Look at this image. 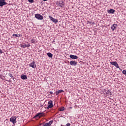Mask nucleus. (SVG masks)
<instances>
[{
    "label": "nucleus",
    "instance_id": "nucleus-30",
    "mask_svg": "<svg viewBox=\"0 0 126 126\" xmlns=\"http://www.w3.org/2000/svg\"><path fill=\"white\" fill-rule=\"evenodd\" d=\"M0 54H2V50L0 49Z\"/></svg>",
    "mask_w": 126,
    "mask_h": 126
},
{
    "label": "nucleus",
    "instance_id": "nucleus-1",
    "mask_svg": "<svg viewBox=\"0 0 126 126\" xmlns=\"http://www.w3.org/2000/svg\"><path fill=\"white\" fill-rule=\"evenodd\" d=\"M35 18H36V19H38V20H43V16H42L40 14H35Z\"/></svg>",
    "mask_w": 126,
    "mask_h": 126
},
{
    "label": "nucleus",
    "instance_id": "nucleus-4",
    "mask_svg": "<svg viewBox=\"0 0 126 126\" xmlns=\"http://www.w3.org/2000/svg\"><path fill=\"white\" fill-rule=\"evenodd\" d=\"M57 5L60 7H64V2L63 0L59 1Z\"/></svg>",
    "mask_w": 126,
    "mask_h": 126
},
{
    "label": "nucleus",
    "instance_id": "nucleus-25",
    "mask_svg": "<svg viewBox=\"0 0 126 126\" xmlns=\"http://www.w3.org/2000/svg\"><path fill=\"white\" fill-rule=\"evenodd\" d=\"M8 75H9L10 77H11V78H13V76H12V74L9 73V74H8Z\"/></svg>",
    "mask_w": 126,
    "mask_h": 126
},
{
    "label": "nucleus",
    "instance_id": "nucleus-27",
    "mask_svg": "<svg viewBox=\"0 0 126 126\" xmlns=\"http://www.w3.org/2000/svg\"><path fill=\"white\" fill-rule=\"evenodd\" d=\"M3 77L2 76V75H0V78L1 79H3Z\"/></svg>",
    "mask_w": 126,
    "mask_h": 126
},
{
    "label": "nucleus",
    "instance_id": "nucleus-12",
    "mask_svg": "<svg viewBox=\"0 0 126 126\" xmlns=\"http://www.w3.org/2000/svg\"><path fill=\"white\" fill-rule=\"evenodd\" d=\"M70 59H72V60H77V59H78V57H77V56L73 55H70Z\"/></svg>",
    "mask_w": 126,
    "mask_h": 126
},
{
    "label": "nucleus",
    "instance_id": "nucleus-23",
    "mask_svg": "<svg viewBox=\"0 0 126 126\" xmlns=\"http://www.w3.org/2000/svg\"><path fill=\"white\" fill-rule=\"evenodd\" d=\"M43 126H50L49 125V124L48 123H46L44 125H43Z\"/></svg>",
    "mask_w": 126,
    "mask_h": 126
},
{
    "label": "nucleus",
    "instance_id": "nucleus-34",
    "mask_svg": "<svg viewBox=\"0 0 126 126\" xmlns=\"http://www.w3.org/2000/svg\"><path fill=\"white\" fill-rule=\"evenodd\" d=\"M48 0H43L44 1H47Z\"/></svg>",
    "mask_w": 126,
    "mask_h": 126
},
{
    "label": "nucleus",
    "instance_id": "nucleus-10",
    "mask_svg": "<svg viewBox=\"0 0 126 126\" xmlns=\"http://www.w3.org/2000/svg\"><path fill=\"white\" fill-rule=\"evenodd\" d=\"M70 65H74V66H75L76 65H77V62H76L75 61H71L70 62Z\"/></svg>",
    "mask_w": 126,
    "mask_h": 126
},
{
    "label": "nucleus",
    "instance_id": "nucleus-26",
    "mask_svg": "<svg viewBox=\"0 0 126 126\" xmlns=\"http://www.w3.org/2000/svg\"><path fill=\"white\" fill-rule=\"evenodd\" d=\"M30 46H31L30 44H28V45H27V48H29Z\"/></svg>",
    "mask_w": 126,
    "mask_h": 126
},
{
    "label": "nucleus",
    "instance_id": "nucleus-33",
    "mask_svg": "<svg viewBox=\"0 0 126 126\" xmlns=\"http://www.w3.org/2000/svg\"><path fill=\"white\" fill-rule=\"evenodd\" d=\"M55 42H56V41H55V40H53V41H52V43H55Z\"/></svg>",
    "mask_w": 126,
    "mask_h": 126
},
{
    "label": "nucleus",
    "instance_id": "nucleus-19",
    "mask_svg": "<svg viewBox=\"0 0 126 126\" xmlns=\"http://www.w3.org/2000/svg\"><path fill=\"white\" fill-rule=\"evenodd\" d=\"M31 42L32 44H35V43H36V40L32 39L31 40Z\"/></svg>",
    "mask_w": 126,
    "mask_h": 126
},
{
    "label": "nucleus",
    "instance_id": "nucleus-5",
    "mask_svg": "<svg viewBox=\"0 0 126 126\" xmlns=\"http://www.w3.org/2000/svg\"><path fill=\"white\" fill-rule=\"evenodd\" d=\"M7 3L5 2V0H0V6L2 7L3 5H6Z\"/></svg>",
    "mask_w": 126,
    "mask_h": 126
},
{
    "label": "nucleus",
    "instance_id": "nucleus-18",
    "mask_svg": "<svg viewBox=\"0 0 126 126\" xmlns=\"http://www.w3.org/2000/svg\"><path fill=\"white\" fill-rule=\"evenodd\" d=\"M21 35L20 34H13V37H21Z\"/></svg>",
    "mask_w": 126,
    "mask_h": 126
},
{
    "label": "nucleus",
    "instance_id": "nucleus-22",
    "mask_svg": "<svg viewBox=\"0 0 126 126\" xmlns=\"http://www.w3.org/2000/svg\"><path fill=\"white\" fill-rule=\"evenodd\" d=\"M28 1L29 2H31V3L34 2V0H28Z\"/></svg>",
    "mask_w": 126,
    "mask_h": 126
},
{
    "label": "nucleus",
    "instance_id": "nucleus-20",
    "mask_svg": "<svg viewBox=\"0 0 126 126\" xmlns=\"http://www.w3.org/2000/svg\"><path fill=\"white\" fill-rule=\"evenodd\" d=\"M53 120H51L49 122L48 124L49 125V126H51L52 125V124H53Z\"/></svg>",
    "mask_w": 126,
    "mask_h": 126
},
{
    "label": "nucleus",
    "instance_id": "nucleus-29",
    "mask_svg": "<svg viewBox=\"0 0 126 126\" xmlns=\"http://www.w3.org/2000/svg\"><path fill=\"white\" fill-rule=\"evenodd\" d=\"M66 126H70V124L69 123H68L66 125Z\"/></svg>",
    "mask_w": 126,
    "mask_h": 126
},
{
    "label": "nucleus",
    "instance_id": "nucleus-17",
    "mask_svg": "<svg viewBox=\"0 0 126 126\" xmlns=\"http://www.w3.org/2000/svg\"><path fill=\"white\" fill-rule=\"evenodd\" d=\"M47 56L49 57V58H53V55L51 53H47Z\"/></svg>",
    "mask_w": 126,
    "mask_h": 126
},
{
    "label": "nucleus",
    "instance_id": "nucleus-13",
    "mask_svg": "<svg viewBox=\"0 0 126 126\" xmlns=\"http://www.w3.org/2000/svg\"><path fill=\"white\" fill-rule=\"evenodd\" d=\"M115 10L113 9H110V10H107L108 13L114 14L115 13Z\"/></svg>",
    "mask_w": 126,
    "mask_h": 126
},
{
    "label": "nucleus",
    "instance_id": "nucleus-35",
    "mask_svg": "<svg viewBox=\"0 0 126 126\" xmlns=\"http://www.w3.org/2000/svg\"><path fill=\"white\" fill-rule=\"evenodd\" d=\"M107 92H108V93H109V92H110L109 90H108V91H107Z\"/></svg>",
    "mask_w": 126,
    "mask_h": 126
},
{
    "label": "nucleus",
    "instance_id": "nucleus-21",
    "mask_svg": "<svg viewBox=\"0 0 126 126\" xmlns=\"http://www.w3.org/2000/svg\"><path fill=\"white\" fill-rule=\"evenodd\" d=\"M60 111H64V107H62L61 108H60Z\"/></svg>",
    "mask_w": 126,
    "mask_h": 126
},
{
    "label": "nucleus",
    "instance_id": "nucleus-8",
    "mask_svg": "<svg viewBox=\"0 0 126 126\" xmlns=\"http://www.w3.org/2000/svg\"><path fill=\"white\" fill-rule=\"evenodd\" d=\"M29 66H30V67H32V68H36V65H35V62L34 61L29 64Z\"/></svg>",
    "mask_w": 126,
    "mask_h": 126
},
{
    "label": "nucleus",
    "instance_id": "nucleus-14",
    "mask_svg": "<svg viewBox=\"0 0 126 126\" xmlns=\"http://www.w3.org/2000/svg\"><path fill=\"white\" fill-rule=\"evenodd\" d=\"M22 79L26 80L27 79V76L26 75L23 74L21 76Z\"/></svg>",
    "mask_w": 126,
    "mask_h": 126
},
{
    "label": "nucleus",
    "instance_id": "nucleus-6",
    "mask_svg": "<svg viewBox=\"0 0 126 126\" xmlns=\"http://www.w3.org/2000/svg\"><path fill=\"white\" fill-rule=\"evenodd\" d=\"M16 116L12 117L10 119V122H11L13 124H16Z\"/></svg>",
    "mask_w": 126,
    "mask_h": 126
},
{
    "label": "nucleus",
    "instance_id": "nucleus-16",
    "mask_svg": "<svg viewBox=\"0 0 126 126\" xmlns=\"http://www.w3.org/2000/svg\"><path fill=\"white\" fill-rule=\"evenodd\" d=\"M21 47L25 49V48H27V45L25 43H23V44H21Z\"/></svg>",
    "mask_w": 126,
    "mask_h": 126
},
{
    "label": "nucleus",
    "instance_id": "nucleus-2",
    "mask_svg": "<svg viewBox=\"0 0 126 126\" xmlns=\"http://www.w3.org/2000/svg\"><path fill=\"white\" fill-rule=\"evenodd\" d=\"M48 104V106L46 109H51V108H53V107H54V105H53V101H49Z\"/></svg>",
    "mask_w": 126,
    "mask_h": 126
},
{
    "label": "nucleus",
    "instance_id": "nucleus-3",
    "mask_svg": "<svg viewBox=\"0 0 126 126\" xmlns=\"http://www.w3.org/2000/svg\"><path fill=\"white\" fill-rule=\"evenodd\" d=\"M42 116H44V113H38L36 114V115H35L33 118L34 119H36V118H37V119H40V118H41V117H42Z\"/></svg>",
    "mask_w": 126,
    "mask_h": 126
},
{
    "label": "nucleus",
    "instance_id": "nucleus-32",
    "mask_svg": "<svg viewBox=\"0 0 126 126\" xmlns=\"http://www.w3.org/2000/svg\"><path fill=\"white\" fill-rule=\"evenodd\" d=\"M92 24H93V25L95 24V22H93L92 23Z\"/></svg>",
    "mask_w": 126,
    "mask_h": 126
},
{
    "label": "nucleus",
    "instance_id": "nucleus-24",
    "mask_svg": "<svg viewBox=\"0 0 126 126\" xmlns=\"http://www.w3.org/2000/svg\"><path fill=\"white\" fill-rule=\"evenodd\" d=\"M122 72H123V74H125V75H126V70H124Z\"/></svg>",
    "mask_w": 126,
    "mask_h": 126
},
{
    "label": "nucleus",
    "instance_id": "nucleus-28",
    "mask_svg": "<svg viewBox=\"0 0 126 126\" xmlns=\"http://www.w3.org/2000/svg\"><path fill=\"white\" fill-rule=\"evenodd\" d=\"M87 23H89V24H91V23H92V22L88 21H87Z\"/></svg>",
    "mask_w": 126,
    "mask_h": 126
},
{
    "label": "nucleus",
    "instance_id": "nucleus-9",
    "mask_svg": "<svg viewBox=\"0 0 126 126\" xmlns=\"http://www.w3.org/2000/svg\"><path fill=\"white\" fill-rule=\"evenodd\" d=\"M49 18H50V20H52L53 22H54V23H58L59 22V21L57 19L54 18L51 16H49Z\"/></svg>",
    "mask_w": 126,
    "mask_h": 126
},
{
    "label": "nucleus",
    "instance_id": "nucleus-11",
    "mask_svg": "<svg viewBox=\"0 0 126 126\" xmlns=\"http://www.w3.org/2000/svg\"><path fill=\"white\" fill-rule=\"evenodd\" d=\"M117 27H118V25L114 24L111 27V29H112V31H114V30H116V29H117Z\"/></svg>",
    "mask_w": 126,
    "mask_h": 126
},
{
    "label": "nucleus",
    "instance_id": "nucleus-36",
    "mask_svg": "<svg viewBox=\"0 0 126 126\" xmlns=\"http://www.w3.org/2000/svg\"><path fill=\"white\" fill-rule=\"evenodd\" d=\"M6 81H9V80L8 81V80H6Z\"/></svg>",
    "mask_w": 126,
    "mask_h": 126
},
{
    "label": "nucleus",
    "instance_id": "nucleus-31",
    "mask_svg": "<svg viewBox=\"0 0 126 126\" xmlns=\"http://www.w3.org/2000/svg\"><path fill=\"white\" fill-rule=\"evenodd\" d=\"M50 94H53V92H50Z\"/></svg>",
    "mask_w": 126,
    "mask_h": 126
},
{
    "label": "nucleus",
    "instance_id": "nucleus-15",
    "mask_svg": "<svg viewBox=\"0 0 126 126\" xmlns=\"http://www.w3.org/2000/svg\"><path fill=\"white\" fill-rule=\"evenodd\" d=\"M63 92V90H60L56 92V95H59L60 93Z\"/></svg>",
    "mask_w": 126,
    "mask_h": 126
},
{
    "label": "nucleus",
    "instance_id": "nucleus-7",
    "mask_svg": "<svg viewBox=\"0 0 126 126\" xmlns=\"http://www.w3.org/2000/svg\"><path fill=\"white\" fill-rule=\"evenodd\" d=\"M110 63L112 65H114V66H116L117 68H120V66H119V64L117 63V62H110Z\"/></svg>",
    "mask_w": 126,
    "mask_h": 126
},
{
    "label": "nucleus",
    "instance_id": "nucleus-37",
    "mask_svg": "<svg viewBox=\"0 0 126 126\" xmlns=\"http://www.w3.org/2000/svg\"><path fill=\"white\" fill-rule=\"evenodd\" d=\"M53 44H55V42L54 43H53Z\"/></svg>",
    "mask_w": 126,
    "mask_h": 126
}]
</instances>
